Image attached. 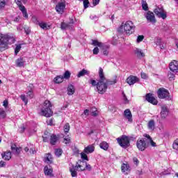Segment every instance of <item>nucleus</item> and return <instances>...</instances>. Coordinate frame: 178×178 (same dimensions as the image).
<instances>
[{
	"label": "nucleus",
	"instance_id": "680f3d73",
	"mask_svg": "<svg viewBox=\"0 0 178 178\" xmlns=\"http://www.w3.org/2000/svg\"><path fill=\"white\" fill-rule=\"evenodd\" d=\"M133 161L135 165H138V163H140V161H138V159H137L136 157H134Z\"/></svg>",
	"mask_w": 178,
	"mask_h": 178
},
{
	"label": "nucleus",
	"instance_id": "f03ea898",
	"mask_svg": "<svg viewBox=\"0 0 178 178\" xmlns=\"http://www.w3.org/2000/svg\"><path fill=\"white\" fill-rule=\"evenodd\" d=\"M136 30V26L131 21H127L125 23L122 22L120 26L118 28V31L120 34L125 33L127 35H131Z\"/></svg>",
	"mask_w": 178,
	"mask_h": 178
},
{
	"label": "nucleus",
	"instance_id": "1a4fd4ad",
	"mask_svg": "<svg viewBox=\"0 0 178 178\" xmlns=\"http://www.w3.org/2000/svg\"><path fill=\"white\" fill-rule=\"evenodd\" d=\"M154 13H155L157 17L161 18L163 20L168 17V15L165 13V10H163V7H156L154 10Z\"/></svg>",
	"mask_w": 178,
	"mask_h": 178
},
{
	"label": "nucleus",
	"instance_id": "9d476101",
	"mask_svg": "<svg viewBox=\"0 0 178 178\" xmlns=\"http://www.w3.org/2000/svg\"><path fill=\"white\" fill-rule=\"evenodd\" d=\"M65 8H66V2L62 1V2H58L57 3V5L55 7V9L57 13H58V15H63Z\"/></svg>",
	"mask_w": 178,
	"mask_h": 178
},
{
	"label": "nucleus",
	"instance_id": "ea45409f",
	"mask_svg": "<svg viewBox=\"0 0 178 178\" xmlns=\"http://www.w3.org/2000/svg\"><path fill=\"white\" fill-rule=\"evenodd\" d=\"M70 130V124L67 122L64 125V132L65 133V134H67V133H69Z\"/></svg>",
	"mask_w": 178,
	"mask_h": 178
},
{
	"label": "nucleus",
	"instance_id": "c85d7f7f",
	"mask_svg": "<svg viewBox=\"0 0 178 178\" xmlns=\"http://www.w3.org/2000/svg\"><path fill=\"white\" fill-rule=\"evenodd\" d=\"M40 29H42V30H49L51 29L50 25H47L45 22H40L39 25Z\"/></svg>",
	"mask_w": 178,
	"mask_h": 178
},
{
	"label": "nucleus",
	"instance_id": "052dcab7",
	"mask_svg": "<svg viewBox=\"0 0 178 178\" xmlns=\"http://www.w3.org/2000/svg\"><path fill=\"white\" fill-rule=\"evenodd\" d=\"M144 137L147 138V140L146 139L147 143H149L151 140H152V138H151V136H149V134H145Z\"/></svg>",
	"mask_w": 178,
	"mask_h": 178
},
{
	"label": "nucleus",
	"instance_id": "5701e85b",
	"mask_svg": "<svg viewBox=\"0 0 178 178\" xmlns=\"http://www.w3.org/2000/svg\"><path fill=\"white\" fill-rule=\"evenodd\" d=\"M90 76V71L86 70V69H83L82 70H81L78 74H77V77L79 79H80V77H83L84 76Z\"/></svg>",
	"mask_w": 178,
	"mask_h": 178
},
{
	"label": "nucleus",
	"instance_id": "0eeeda50",
	"mask_svg": "<svg viewBox=\"0 0 178 178\" xmlns=\"http://www.w3.org/2000/svg\"><path fill=\"white\" fill-rule=\"evenodd\" d=\"M157 96L160 99H170V93L168 89L160 88L157 90Z\"/></svg>",
	"mask_w": 178,
	"mask_h": 178
},
{
	"label": "nucleus",
	"instance_id": "3c124183",
	"mask_svg": "<svg viewBox=\"0 0 178 178\" xmlns=\"http://www.w3.org/2000/svg\"><path fill=\"white\" fill-rule=\"evenodd\" d=\"M49 137H51V135H47V136H42L43 142L44 143H48V140H49Z\"/></svg>",
	"mask_w": 178,
	"mask_h": 178
},
{
	"label": "nucleus",
	"instance_id": "4be33fe9",
	"mask_svg": "<svg viewBox=\"0 0 178 178\" xmlns=\"http://www.w3.org/2000/svg\"><path fill=\"white\" fill-rule=\"evenodd\" d=\"M95 150V147H94V145H90L85 147L83 152H85V154H92V152H94Z\"/></svg>",
	"mask_w": 178,
	"mask_h": 178
},
{
	"label": "nucleus",
	"instance_id": "6ab92c4d",
	"mask_svg": "<svg viewBox=\"0 0 178 178\" xmlns=\"http://www.w3.org/2000/svg\"><path fill=\"white\" fill-rule=\"evenodd\" d=\"M11 150L14 153V155L19 156V155H20V152H22V147H17V146L14 144L11 145Z\"/></svg>",
	"mask_w": 178,
	"mask_h": 178
},
{
	"label": "nucleus",
	"instance_id": "6e6552de",
	"mask_svg": "<svg viewBox=\"0 0 178 178\" xmlns=\"http://www.w3.org/2000/svg\"><path fill=\"white\" fill-rule=\"evenodd\" d=\"M136 147L139 151H145L148 147V142L147 141V139H138L136 141Z\"/></svg>",
	"mask_w": 178,
	"mask_h": 178
},
{
	"label": "nucleus",
	"instance_id": "e433bc0d",
	"mask_svg": "<svg viewBox=\"0 0 178 178\" xmlns=\"http://www.w3.org/2000/svg\"><path fill=\"white\" fill-rule=\"evenodd\" d=\"M20 10L22 13L24 17H25V19H29V14L27 13L26 7H24V8H22Z\"/></svg>",
	"mask_w": 178,
	"mask_h": 178
},
{
	"label": "nucleus",
	"instance_id": "412c9836",
	"mask_svg": "<svg viewBox=\"0 0 178 178\" xmlns=\"http://www.w3.org/2000/svg\"><path fill=\"white\" fill-rule=\"evenodd\" d=\"M59 140V136L55 135L54 134L50 135V144L51 145H55L58 140Z\"/></svg>",
	"mask_w": 178,
	"mask_h": 178
},
{
	"label": "nucleus",
	"instance_id": "f8f14e48",
	"mask_svg": "<svg viewBox=\"0 0 178 178\" xmlns=\"http://www.w3.org/2000/svg\"><path fill=\"white\" fill-rule=\"evenodd\" d=\"M126 83L129 84V86H134L136 83H140V79L134 75H130L126 79Z\"/></svg>",
	"mask_w": 178,
	"mask_h": 178
},
{
	"label": "nucleus",
	"instance_id": "393cba45",
	"mask_svg": "<svg viewBox=\"0 0 178 178\" xmlns=\"http://www.w3.org/2000/svg\"><path fill=\"white\" fill-rule=\"evenodd\" d=\"M99 147L102 149H104V151H108L109 148V144L106 143V141H103L99 144Z\"/></svg>",
	"mask_w": 178,
	"mask_h": 178
},
{
	"label": "nucleus",
	"instance_id": "c756f323",
	"mask_svg": "<svg viewBox=\"0 0 178 178\" xmlns=\"http://www.w3.org/2000/svg\"><path fill=\"white\" fill-rule=\"evenodd\" d=\"M75 89L73 85H69L67 87V94L69 95H73L74 94Z\"/></svg>",
	"mask_w": 178,
	"mask_h": 178
},
{
	"label": "nucleus",
	"instance_id": "5fc2aeb1",
	"mask_svg": "<svg viewBox=\"0 0 178 178\" xmlns=\"http://www.w3.org/2000/svg\"><path fill=\"white\" fill-rule=\"evenodd\" d=\"M47 124L49 126H55V124L54 123V118L49 120V121H47Z\"/></svg>",
	"mask_w": 178,
	"mask_h": 178
},
{
	"label": "nucleus",
	"instance_id": "a878e982",
	"mask_svg": "<svg viewBox=\"0 0 178 178\" xmlns=\"http://www.w3.org/2000/svg\"><path fill=\"white\" fill-rule=\"evenodd\" d=\"M52 172H54L52 168H49L47 165L44 168V173L45 176H52Z\"/></svg>",
	"mask_w": 178,
	"mask_h": 178
},
{
	"label": "nucleus",
	"instance_id": "cd10ccee",
	"mask_svg": "<svg viewBox=\"0 0 178 178\" xmlns=\"http://www.w3.org/2000/svg\"><path fill=\"white\" fill-rule=\"evenodd\" d=\"M147 127L149 130H155V121L151 120L147 124Z\"/></svg>",
	"mask_w": 178,
	"mask_h": 178
},
{
	"label": "nucleus",
	"instance_id": "72a5a7b5",
	"mask_svg": "<svg viewBox=\"0 0 178 178\" xmlns=\"http://www.w3.org/2000/svg\"><path fill=\"white\" fill-rule=\"evenodd\" d=\"M7 115H6V111L5 109L0 108V118L1 119H6Z\"/></svg>",
	"mask_w": 178,
	"mask_h": 178
},
{
	"label": "nucleus",
	"instance_id": "79ce46f5",
	"mask_svg": "<svg viewBox=\"0 0 178 178\" xmlns=\"http://www.w3.org/2000/svg\"><path fill=\"white\" fill-rule=\"evenodd\" d=\"M20 98L23 101V102H24L25 105H27V104L29 102V99L26 97V95H21Z\"/></svg>",
	"mask_w": 178,
	"mask_h": 178
},
{
	"label": "nucleus",
	"instance_id": "473e14b6",
	"mask_svg": "<svg viewBox=\"0 0 178 178\" xmlns=\"http://www.w3.org/2000/svg\"><path fill=\"white\" fill-rule=\"evenodd\" d=\"M175 74L172 72H169L168 73V79L170 80V81H174L176 79V75Z\"/></svg>",
	"mask_w": 178,
	"mask_h": 178
},
{
	"label": "nucleus",
	"instance_id": "b1692460",
	"mask_svg": "<svg viewBox=\"0 0 178 178\" xmlns=\"http://www.w3.org/2000/svg\"><path fill=\"white\" fill-rule=\"evenodd\" d=\"M134 54L138 56V58H144V56H145V54L144 52H143V50L138 48H136L134 50Z\"/></svg>",
	"mask_w": 178,
	"mask_h": 178
},
{
	"label": "nucleus",
	"instance_id": "338daca9",
	"mask_svg": "<svg viewBox=\"0 0 178 178\" xmlns=\"http://www.w3.org/2000/svg\"><path fill=\"white\" fill-rule=\"evenodd\" d=\"M92 116H98V113H97V108H95L94 111L91 113Z\"/></svg>",
	"mask_w": 178,
	"mask_h": 178
},
{
	"label": "nucleus",
	"instance_id": "8fccbe9b",
	"mask_svg": "<svg viewBox=\"0 0 178 178\" xmlns=\"http://www.w3.org/2000/svg\"><path fill=\"white\" fill-rule=\"evenodd\" d=\"M83 8L87 9L88 8V5H90V1L88 0H83Z\"/></svg>",
	"mask_w": 178,
	"mask_h": 178
},
{
	"label": "nucleus",
	"instance_id": "bf43d9fd",
	"mask_svg": "<svg viewBox=\"0 0 178 178\" xmlns=\"http://www.w3.org/2000/svg\"><path fill=\"white\" fill-rule=\"evenodd\" d=\"M30 154L31 155H34V154H35V152H37L35 151V147H31L29 150Z\"/></svg>",
	"mask_w": 178,
	"mask_h": 178
},
{
	"label": "nucleus",
	"instance_id": "49530a36",
	"mask_svg": "<svg viewBox=\"0 0 178 178\" xmlns=\"http://www.w3.org/2000/svg\"><path fill=\"white\" fill-rule=\"evenodd\" d=\"M16 4L17 5V6H18L19 10H22V9H23L24 8H25L24 6H23V3H22V1H19V0H17V1H16Z\"/></svg>",
	"mask_w": 178,
	"mask_h": 178
},
{
	"label": "nucleus",
	"instance_id": "4d7b16f0",
	"mask_svg": "<svg viewBox=\"0 0 178 178\" xmlns=\"http://www.w3.org/2000/svg\"><path fill=\"white\" fill-rule=\"evenodd\" d=\"M149 143L152 147H156V143L154 142L152 139H150L149 142H147V145H149Z\"/></svg>",
	"mask_w": 178,
	"mask_h": 178
},
{
	"label": "nucleus",
	"instance_id": "423d86ee",
	"mask_svg": "<svg viewBox=\"0 0 178 178\" xmlns=\"http://www.w3.org/2000/svg\"><path fill=\"white\" fill-rule=\"evenodd\" d=\"M9 40H10V36L8 35L1 34L0 35V51H5L8 48Z\"/></svg>",
	"mask_w": 178,
	"mask_h": 178
},
{
	"label": "nucleus",
	"instance_id": "4468645a",
	"mask_svg": "<svg viewBox=\"0 0 178 178\" xmlns=\"http://www.w3.org/2000/svg\"><path fill=\"white\" fill-rule=\"evenodd\" d=\"M145 17L147 22H149L150 23H156L155 15L152 11H147V13L145 15Z\"/></svg>",
	"mask_w": 178,
	"mask_h": 178
},
{
	"label": "nucleus",
	"instance_id": "a19ab883",
	"mask_svg": "<svg viewBox=\"0 0 178 178\" xmlns=\"http://www.w3.org/2000/svg\"><path fill=\"white\" fill-rule=\"evenodd\" d=\"M142 8L143 10H148V4L147 3V1L143 0L142 1Z\"/></svg>",
	"mask_w": 178,
	"mask_h": 178
},
{
	"label": "nucleus",
	"instance_id": "13d9d810",
	"mask_svg": "<svg viewBox=\"0 0 178 178\" xmlns=\"http://www.w3.org/2000/svg\"><path fill=\"white\" fill-rule=\"evenodd\" d=\"M91 169H92V168L91 167V165L88 164L86 163V167H85V170H89V172H90V171H91Z\"/></svg>",
	"mask_w": 178,
	"mask_h": 178
},
{
	"label": "nucleus",
	"instance_id": "e2e57ef3",
	"mask_svg": "<svg viewBox=\"0 0 178 178\" xmlns=\"http://www.w3.org/2000/svg\"><path fill=\"white\" fill-rule=\"evenodd\" d=\"M27 97H29V98H33V97H34V95L33 94V91L29 90L27 92Z\"/></svg>",
	"mask_w": 178,
	"mask_h": 178
},
{
	"label": "nucleus",
	"instance_id": "7c9ffc66",
	"mask_svg": "<svg viewBox=\"0 0 178 178\" xmlns=\"http://www.w3.org/2000/svg\"><path fill=\"white\" fill-rule=\"evenodd\" d=\"M92 45L94 47H99V48L102 47L104 44L101 42H99L97 40H92Z\"/></svg>",
	"mask_w": 178,
	"mask_h": 178
},
{
	"label": "nucleus",
	"instance_id": "c03bdc74",
	"mask_svg": "<svg viewBox=\"0 0 178 178\" xmlns=\"http://www.w3.org/2000/svg\"><path fill=\"white\" fill-rule=\"evenodd\" d=\"M63 153V150H62V149H56L55 150V154L56 156H58V157L60 156Z\"/></svg>",
	"mask_w": 178,
	"mask_h": 178
},
{
	"label": "nucleus",
	"instance_id": "603ef678",
	"mask_svg": "<svg viewBox=\"0 0 178 178\" xmlns=\"http://www.w3.org/2000/svg\"><path fill=\"white\" fill-rule=\"evenodd\" d=\"M74 155H79L80 154V150L77 147L73 149Z\"/></svg>",
	"mask_w": 178,
	"mask_h": 178
},
{
	"label": "nucleus",
	"instance_id": "f257e3e1",
	"mask_svg": "<svg viewBox=\"0 0 178 178\" xmlns=\"http://www.w3.org/2000/svg\"><path fill=\"white\" fill-rule=\"evenodd\" d=\"M98 74L99 80L97 82L94 79H90V84H91L92 87H96L98 94L103 95V94L106 92L108 86H113V84H116L118 83V80L114 79L111 81L109 79H106V77H105V74H104V69H102V67L99 68Z\"/></svg>",
	"mask_w": 178,
	"mask_h": 178
},
{
	"label": "nucleus",
	"instance_id": "dca6fc26",
	"mask_svg": "<svg viewBox=\"0 0 178 178\" xmlns=\"http://www.w3.org/2000/svg\"><path fill=\"white\" fill-rule=\"evenodd\" d=\"M43 161L45 163L51 165V163H54V157H52V154H51V153L45 154Z\"/></svg>",
	"mask_w": 178,
	"mask_h": 178
},
{
	"label": "nucleus",
	"instance_id": "69168bd1",
	"mask_svg": "<svg viewBox=\"0 0 178 178\" xmlns=\"http://www.w3.org/2000/svg\"><path fill=\"white\" fill-rule=\"evenodd\" d=\"M8 105H9V102H8V100H4L3 102V106H4V108H8Z\"/></svg>",
	"mask_w": 178,
	"mask_h": 178
},
{
	"label": "nucleus",
	"instance_id": "39448f33",
	"mask_svg": "<svg viewBox=\"0 0 178 178\" xmlns=\"http://www.w3.org/2000/svg\"><path fill=\"white\" fill-rule=\"evenodd\" d=\"M118 144H119L122 148H129L130 147V138L126 135L116 138Z\"/></svg>",
	"mask_w": 178,
	"mask_h": 178
},
{
	"label": "nucleus",
	"instance_id": "aec40b11",
	"mask_svg": "<svg viewBox=\"0 0 178 178\" xmlns=\"http://www.w3.org/2000/svg\"><path fill=\"white\" fill-rule=\"evenodd\" d=\"M168 115H169V110L166 106H162L161 107V119H166L168 117Z\"/></svg>",
	"mask_w": 178,
	"mask_h": 178
},
{
	"label": "nucleus",
	"instance_id": "ddd939ff",
	"mask_svg": "<svg viewBox=\"0 0 178 178\" xmlns=\"http://www.w3.org/2000/svg\"><path fill=\"white\" fill-rule=\"evenodd\" d=\"M170 70L172 73H178V61L176 60H173L169 65Z\"/></svg>",
	"mask_w": 178,
	"mask_h": 178
},
{
	"label": "nucleus",
	"instance_id": "774afa93",
	"mask_svg": "<svg viewBox=\"0 0 178 178\" xmlns=\"http://www.w3.org/2000/svg\"><path fill=\"white\" fill-rule=\"evenodd\" d=\"M92 3L94 6H97L99 3V0H93Z\"/></svg>",
	"mask_w": 178,
	"mask_h": 178
},
{
	"label": "nucleus",
	"instance_id": "864d4df0",
	"mask_svg": "<svg viewBox=\"0 0 178 178\" xmlns=\"http://www.w3.org/2000/svg\"><path fill=\"white\" fill-rule=\"evenodd\" d=\"M143 40H144V35H140L138 36L136 41L137 42H141Z\"/></svg>",
	"mask_w": 178,
	"mask_h": 178
},
{
	"label": "nucleus",
	"instance_id": "c9c22d12",
	"mask_svg": "<svg viewBox=\"0 0 178 178\" xmlns=\"http://www.w3.org/2000/svg\"><path fill=\"white\" fill-rule=\"evenodd\" d=\"M15 55H17L19 52H20V50L22 49V44H15Z\"/></svg>",
	"mask_w": 178,
	"mask_h": 178
},
{
	"label": "nucleus",
	"instance_id": "2f4dec72",
	"mask_svg": "<svg viewBox=\"0 0 178 178\" xmlns=\"http://www.w3.org/2000/svg\"><path fill=\"white\" fill-rule=\"evenodd\" d=\"M122 172H130V166L129 164L123 163L121 167Z\"/></svg>",
	"mask_w": 178,
	"mask_h": 178
},
{
	"label": "nucleus",
	"instance_id": "37998d69",
	"mask_svg": "<svg viewBox=\"0 0 178 178\" xmlns=\"http://www.w3.org/2000/svg\"><path fill=\"white\" fill-rule=\"evenodd\" d=\"M172 148L173 149H176V151H178V138H177L173 144H172Z\"/></svg>",
	"mask_w": 178,
	"mask_h": 178
},
{
	"label": "nucleus",
	"instance_id": "2eb2a0df",
	"mask_svg": "<svg viewBox=\"0 0 178 178\" xmlns=\"http://www.w3.org/2000/svg\"><path fill=\"white\" fill-rule=\"evenodd\" d=\"M124 118H126V119L128 120V122H129L130 123L133 122V115L131 114V111H130V109L127 108L126 110H124Z\"/></svg>",
	"mask_w": 178,
	"mask_h": 178
},
{
	"label": "nucleus",
	"instance_id": "20e7f679",
	"mask_svg": "<svg viewBox=\"0 0 178 178\" xmlns=\"http://www.w3.org/2000/svg\"><path fill=\"white\" fill-rule=\"evenodd\" d=\"M40 115L45 118H51L54 115L52 111V103L49 100H45L41 108Z\"/></svg>",
	"mask_w": 178,
	"mask_h": 178
},
{
	"label": "nucleus",
	"instance_id": "de8ad7c7",
	"mask_svg": "<svg viewBox=\"0 0 178 178\" xmlns=\"http://www.w3.org/2000/svg\"><path fill=\"white\" fill-rule=\"evenodd\" d=\"M31 21L34 23V24H40V22L38 21V19L35 16H33L31 18Z\"/></svg>",
	"mask_w": 178,
	"mask_h": 178
},
{
	"label": "nucleus",
	"instance_id": "a211bd4d",
	"mask_svg": "<svg viewBox=\"0 0 178 178\" xmlns=\"http://www.w3.org/2000/svg\"><path fill=\"white\" fill-rule=\"evenodd\" d=\"M1 158L4 161H10L12 159V152L10 151L3 152L1 153Z\"/></svg>",
	"mask_w": 178,
	"mask_h": 178
},
{
	"label": "nucleus",
	"instance_id": "0e129e2a",
	"mask_svg": "<svg viewBox=\"0 0 178 178\" xmlns=\"http://www.w3.org/2000/svg\"><path fill=\"white\" fill-rule=\"evenodd\" d=\"M6 166V162L3 161H0V168H5Z\"/></svg>",
	"mask_w": 178,
	"mask_h": 178
},
{
	"label": "nucleus",
	"instance_id": "4c0bfd02",
	"mask_svg": "<svg viewBox=\"0 0 178 178\" xmlns=\"http://www.w3.org/2000/svg\"><path fill=\"white\" fill-rule=\"evenodd\" d=\"M63 143L66 145L70 144L71 143L70 136L69 135H67V136H63Z\"/></svg>",
	"mask_w": 178,
	"mask_h": 178
},
{
	"label": "nucleus",
	"instance_id": "09e8293b",
	"mask_svg": "<svg viewBox=\"0 0 178 178\" xmlns=\"http://www.w3.org/2000/svg\"><path fill=\"white\" fill-rule=\"evenodd\" d=\"M81 158L84 161H88V156L84 152L81 153Z\"/></svg>",
	"mask_w": 178,
	"mask_h": 178
},
{
	"label": "nucleus",
	"instance_id": "58836bf2",
	"mask_svg": "<svg viewBox=\"0 0 178 178\" xmlns=\"http://www.w3.org/2000/svg\"><path fill=\"white\" fill-rule=\"evenodd\" d=\"M70 26L69 23L62 22L60 24V29L61 30H66V29H69Z\"/></svg>",
	"mask_w": 178,
	"mask_h": 178
},
{
	"label": "nucleus",
	"instance_id": "9b49d317",
	"mask_svg": "<svg viewBox=\"0 0 178 178\" xmlns=\"http://www.w3.org/2000/svg\"><path fill=\"white\" fill-rule=\"evenodd\" d=\"M145 99L147 102L152 104V105H158V99L155 98V96L152 93H147L145 95Z\"/></svg>",
	"mask_w": 178,
	"mask_h": 178
},
{
	"label": "nucleus",
	"instance_id": "f3484780",
	"mask_svg": "<svg viewBox=\"0 0 178 178\" xmlns=\"http://www.w3.org/2000/svg\"><path fill=\"white\" fill-rule=\"evenodd\" d=\"M24 63H26L24 57H20L15 60L17 67H24Z\"/></svg>",
	"mask_w": 178,
	"mask_h": 178
},
{
	"label": "nucleus",
	"instance_id": "7ed1b4c3",
	"mask_svg": "<svg viewBox=\"0 0 178 178\" xmlns=\"http://www.w3.org/2000/svg\"><path fill=\"white\" fill-rule=\"evenodd\" d=\"M87 162L84 161H79L74 165L70 163L69 164V170L71 173L72 177H77V170L79 172H84L86 170V165Z\"/></svg>",
	"mask_w": 178,
	"mask_h": 178
},
{
	"label": "nucleus",
	"instance_id": "a18cd8bd",
	"mask_svg": "<svg viewBox=\"0 0 178 178\" xmlns=\"http://www.w3.org/2000/svg\"><path fill=\"white\" fill-rule=\"evenodd\" d=\"M6 6V1L5 0H0V10Z\"/></svg>",
	"mask_w": 178,
	"mask_h": 178
},
{
	"label": "nucleus",
	"instance_id": "bb28decb",
	"mask_svg": "<svg viewBox=\"0 0 178 178\" xmlns=\"http://www.w3.org/2000/svg\"><path fill=\"white\" fill-rule=\"evenodd\" d=\"M63 76L58 75L54 78V81L56 83V84H60V83H63Z\"/></svg>",
	"mask_w": 178,
	"mask_h": 178
},
{
	"label": "nucleus",
	"instance_id": "6e6d98bb",
	"mask_svg": "<svg viewBox=\"0 0 178 178\" xmlns=\"http://www.w3.org/2000/svg\"><path fill=\"white\" fill-rule=\"evenodd\" d=\"M99 53V49L96 47L93 49V54L94 55H98V54Z\"/></svg>",
	"mask_w": 178,
	"mask_h": 178
},
{
	"label": "nucleus",
	"instance_id": "f704fd0d",
	"mask_svg": "<svg viewBox=\"0 0 178 178\" xmlns=\"http://www.w3.org/2000/svg\"><path fill=\"white\" fill-rule=\"evenodd\" d=\"M70 76H72V73H70L68 70L65 71L63 74V78L65 80H69L70 79Z\"/></svg>",
	"mask_w": 178,
	"mask_h": 178
}]
</instances>
